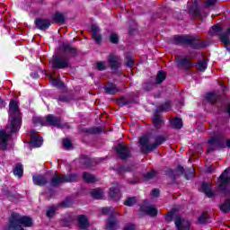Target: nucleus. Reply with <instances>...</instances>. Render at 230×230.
<instances>
[{
  "instance_id": "nucleus-18",
  "label": "nucleus",
  "mask_w": 230,
  "mask_h": 230,
  "mask_svg": "<svg viewBox=\"0 0 230 230\" xmlns=\"http://www.w3.org/2000/svg\"><path fill=\"white\" fill-rule=\"evenodd\" d=\"M93 39L97 44L102 42V35H100V28L96 25H92Z\"/></svg>"
},
{
  "instance_id": "nucleus-54",
  "label": "nucleus",
  "mask_w": 230,
  "mask_h": 230,
  "mask_svg": "<svg viewBox=\"0 0 230 230\" xmlns=\"http://www.w3.org/2000/svg\"><path fill=\"white\" fill-rule=\"evenodd\" d=\"M195 170L191 169L190 170V177H194Z\"/></svg>"
},
{
  "instance_id": "nucleus-1",
  "label": "nucleus",
  "mask_w": 230,
  "mask_h": 230,
  "mask_svg": "<svg viewBox=\"0 0 230 230\" xmlns=\"http://www.w3.org/2000/svg\"><path fill=\"white\" fill-rule=\"evenodd\" d=\"M9 118L10 124L5 128V129L0 130V148L2 150H6L8 146V139L10 136L17 132L21 128L22 123V116L19 111V105L15 101H11L9 104Z\"/></svg>"
},
{
  "instance_id": "nucleus-12",
  "label": "nucleus",
  "mask_w": 230,
  "mask_h": 230,
  "mask_svg": "<svg viewBox=\"0 0 230 230\" xmlns=\"http://www.w3.org/2000/svg\"><path fill=\"white\" fill-rule=\"evenodd\" d=\"M115 149L120 159H127L128 157H130V151H128V148H127L125 145L119 144Z\"/></svg>"
},
{
  "instance_id": "nucleus-44",
  "label": "nucleus",
  "mask_w": 230,
  "mask_h": 230,
  "mask_svg": "<svg viewBox=\"0 0 230 230\" xmlns=\"http://www.w3.org/2000/svg\"><path fill=\"white\" fill-rule=\"evenodd\" d=\"M63 146H65L66 148L69 149L71 148V140L66 138L63 140Z\"/></svg>"
},
{
  "instance_id": "nucleus-20",
  "label": "nucleus",
  "mask_w": 230,
  "mask_h": 230,
  "mask_svg": "<svg viewBox=\"0 0 230 230\" xmlns=\"http://www.w3.org/2000/svg\"><path fill=\"white\" fill-rule=\"evenodd\" d=\"M32 181L36 186H44L48 182V180L43 175L33 176Z\"/></svg>"
},
{
  "instance_id": "nucleus-53",
  "label": "nucleus",
  "mask_w": 230,
  "mask_h": 230,
  "mask_svg": "<svg viewBox=\"0 0 230 230\" xmlns=\"http://www.w3.org/2000/svg\"><path fill=\"white\" fill-rule=\"evenodd\" d=\"M178 172H180V173H182L184 172V168L179 166L178 167Z\"/></svg>"
},
{
  "instance_id": "nucleus-25",
  "label": "nucleus",
  "mask_w": 230,
  "mask_h": 230,
  "mask_svg": "<svg viewBox=\"0 0 230 230\" xmlns=\"http://www.w3.org/2000/svg\"><path fill=\"white\" fill-rule=\"evenodd\" d=\"M153 123L155 127V128H161L163 127V119H161V116L159 114L155 113L153 118Z\"/></svg>"
},
{
  "instance_id": "nucleus-31",
  "label": "nucleus",
  "mask_w": 230,
  "mask_h": 230,
  "mask_svg": "<svg viewBox=\"0 0 230 230\" xmlns=\"http://www.w3.org/2000/svg\"><path fill=\"white\" fill-rule=\"evenodd\" d=\"M196 67L198 71H206V69H208V61L207 60L199 61L196 66Z\"/></svg>"
},
{
  "instance_id": "nucleus-17",
  "label": "nucleus",
  "mask_w": 230,
  "mask_h": 230,
  "mask_svg": "<svg viewBox=\"0 0 230 230\" xmlns=\"http://www.w3.org/2000/svg\"><path fill=\"white\" fill-rule=\"evenodd\" d=\"M176 62H178V65L183 69H190V67L193 66V63H191V60L190 59V58H184L181 59H179V58H177Z\"/></svg>"
},
{
  "instance_id": "nucleus-9",
  "label": "nucleus",
  "mask_w": 230,
  "mask_h": 230,
  "mask_svg": "<svg viewBox=\"0 0 230 230\" xmlns=\"http://www.w3.org/2000/svg\"><path fill=\"white\" fill-rule=\"evenodd\" d=\"M173 44H193L195 42V39L191 36H174L172 40Z\"/></svg>"
},
{
  "instance_id": "nucleus-47",
  "label": "nucleus",
  "mask_w": 230,
  "mask_h": 230,
  "mask_svg": "<svg viewBox=\"0 0 230 230\" xmlns=\"http://www.w3.org/2000/svg\"><path fill=\"white\" fill-rule=\"evenodd\" d=\"M123 230H137L136 226L134 225H127Z\"/></svg>"
},
{
  "instance_id": "nucleus-3",
  "label": "nucleus",
  "mask_w": 230,
  "mask_h": 230,
  "mask_svg": "<svg viewBox=\"0 0 230 230\" xmlns=\"http://www.w3.org/2000/svg\"><path fill=\"white\" fill-rule=\"evenodd\" d=\"M164 141L165 139L164 137H158L155 142L153 138L148 137H142L139 138L141 150L144 153L152 152V150L157 148V146L162 145V143H164Z\"/></svg>"
},
{
  "instance_id": "nucleus-37",
  "label": "nucleus",
  "mask_w": 230,
  "mask_h": 230,
  "mask_svg": "<svg viewBox=\"0 0 230 230\" xmlns=\"http://www.w3.org/2000/svg\"><path fill=\"white\" fill-rule=\"evenodd\" d=\"M125 206H136V204H137V200L136 199V198H128L125 202H124Z\"/></svg>"
},
{
  "instance_id": "nucleus-16",
  "label": "nucleus",
  "mask_w": 230,
  "mask_h": 230,
  "mask_svg": "<svg viewBox=\"0 0 230 230\" xmlns=\"http://www.w3.org/2000/svg\"><path fill=\"white\" fill-rule=\"evenodd\" d=\"M78 226L80 229L87 230L89 229V218L87 217L81 215L77 218Z\"/></svg>"
},
{
  "instance_id": "nucleus-24",
  "label": "nucleus",
  "mask_w": 230,
  "mask_h": 230,
  "mask_svg": "<svg viewBox=\"0 0 230 230\" xmlns=\"http://www.w3.org/2000/svg\"><path fill=\"white\" fill-rule=\"evenodd\" d=\"M105 92L107 94H116L118 93V88L114 84H108L104 86Z\"/></svg>"
},
{
  "instance_id": "nucleus-52",
  "label": "nucleus",
  "mask_w": 230,
  "mask_h": 230,
  "mask_svg": "<svg viewBox=\"0 0 230 230\" xmlns=\"http://www.w3.org/2000/svg\"><path fill=\"white\" fill-rule=\"evenodd\" d=\"M31 76L32 78H39V75L33 74V73L31 74Z\"/></svg>"
},
{
  "instance_id": "nucleus-4",
  "label": "nucleus",
  "mask_w": 230,
  "mask_h": 230,
  "mask_svg": "<svg viewBox=\"0 0 230 230\" xmlns=\"http://www.w3.org/2000/svg\"><path fill=\"white\" fill-rule=\"evenodd\" d=\"M109 66L112 71H116V69L121 66V63H119V58L114 54H111L108 57V61H99L96 63V67L99 71H105Z\"/></svg>"
},
{
  "instance_id": "nucleus-39",
  "label": "nucleus",
  "mask_w": 230,
  "mask_h": 230,
  "mask_svg": "<svg viewBox=\"0 0 230 230\" xmlns=\"http://www.w3.org/2000/svg\"><path fill=\"white\" fill-rule=\"evenodd\" d=\"M50 84L54 87H62V83L60 82V80L55 79V78H53L51 76H50Z\"/></svg>"
},
{
  "instance_id": "nucleus-21",
  "label": "nucleus",
  "mask_w": 230,
  "mask_h": 230,
  "mask_svg": "<svg viewBox=\"0 0 230 230\" xmlns=\"http://www.w3.org/2000/svg\"><path fill=\"white\" fill-rule=\"evenodd\" d=\"M83 181H84V182L93 183L98 182V178L89 172H83Z\"/></svg>"
},
{
  "instance_id": "nucleus-22",
  "label": "nucleus",
  "mask_w": 230,
  "mask_h": 230,
  "mask_svg": "<svg viewBox=\"0 0 230 230\" xmlns=\"http://www.w3.org/2000/svg\"><path fill=\"white\" fill-rule=\"evenodd\" d=\"M118 227H119V225L118 224V221L116 218H110L108 219L107 225H106V229L108 230H117Z\"/></svg>"
},
{
  "instance_id": "nucleus-35",
  "label": "nucleus",
  "mask_w": 230,
  "mask_h": 230,
  "mask_svg": "<svg viewBox=\"0 0 230 230\" xmlns=\"http://www.w3.org/2000/svg\"><path fill=\"white\" fill-rule=\"evenodd\" d=\"M13 173L19 178L22 177V173H23L22 165L17 164L16 167L14 168Z\"/></svg>"
},
{
  "instance_id": "nucleus-51",
  "label": "nucleus",
  "mask_w": 230,
  "mask_h": 230,
  "mask_svg": "<svg viewBox=\"0 0 230 230\" xmlns=\"http://www.w3.org/2000/svg\"><path fill=\"white\" fill-rule=\"evenodd\" d=\"M127 66L128 67H132L134 66V61L132 59H129L128 62H127Z\"/></svg>"
},
{
  "instance_id": "nucleus-13",
  "label": "nucleus",
  "mask_w": 230,
  "mask_h": 230,
  "mask_svg": "<svg viewBox=\"0 0 230 230\" xmlns=\"http://www.w3.org/2000/svg\"><path fill=\"white\" fill-rule=\"evenodd\" d=\"M140 213H142L143 215H148L149 217H156L157 208H155L153 205H150V206L142 205L140 207Z\"/></svg>"
},
{
  "instance_id": "nucleus-38",
  "label": "nucleus",
  "mask_w": 230,
  "mask_h": 230,
  "mask_svg": "<svg viewBox=\"0 0 230 230\" xmlns=\"http://www.w3.org/2000/svg\"><path fill=\"white\" fill-rule=\"evenodd\" d=\"M54 21L55 22H64L65 19H64V14L60 13H57L55 15H54Z\"/></svg>"
},
{
  "instance_id": "nucleus-14",
  "label": "nucleus",
  "mask_w": 230,
  "mask_h": 230,
  "mask_svg": "<svg viewBox=\"0 0 230 230\" xmlns=\"http://www.w3.org/2000/svg\"><path fill=\"white\" fill-rule=\"evenodd\" d=\"M178 230H190V221L179 217L175 221Z\"/></svg>"
},
{
  "instance_id": "nucleus-40",
  "label": "nucleus",
  "mask_w": 230,
  "mask_h": 230,
  "mask_svg": "<svg viewBox=\"0 0 230 230\" xmlns=\"http://www.w3.org/2000/svg\"><path fill=\"white\" fill-rule=\"evenodd\" d=\"M101 211H102V215H109V214L113 215L114 214V208H102L101 209Z\"/></svg>"
},
{
  "instance_id": "nucleus-43",
  "label": "nucleus",
  "mask_w": 230,
  "mask_h": 230,
  "mask_svg": "<svg viewBox=\"0 0 230 230\" xmlns=\"http://www.w3.org/2000/svg\"><path fill=\"white\" fill-rule=\"evenodd\" d=\"M33 122L36 123V125L39 124V125H41L42 127H44V125H46V123H44V121L42 120V118H40V117H35L33 119Z\"/></svg>"
},
{
  "instance_id": "nucleus-57",
  "label": "nucleus",
  "mask_w": 230,
  "mask_h": 230,
  "mask_svg": "<svg viewBox=\"0 0 230 230\" xmlns=\"http://www.w3.org/2000/svg\"><path fill=\"white\" fill-rule=\"evenodd\" d=\"M185 177H186V179H190V178L188 177V175H185Z\"/></svg>"
},
{
  "instance_id": "nucleus-28",
  "label": "nucleus",
  "mask_w": 230,
  "mask_h": 230,
  "mask_svg": "<svg viewBox=\"0 0 230 230\" xmlns=\"http://www.w3.org/2000/svg\"><path fill=\"white\" fill-rule=\"evenodd\" d=\"M171 127L172 128H182V119L176 118L171 120Z\"/></svg>"
},
{
  "instance_id": "nucleus-45",
  "label": "nucleus",
  "mask_w": 230,
  "mask_h": 230,
  "mask_svg": "<svg viewBox=\"0 0 230 230\" xmlns=\"http://www.w3.org/2000/svg\"><path fill=\"white\" fill-rule=\"evenodd\" d=\"M145 91H152L154 89V84L152 83H147L144 85Z\"/></svg>"
},
{
  "instance_id": "nucleus-29",
  "label": "nucleus",
  "mask_w": 230,
  "mask_h": 230,
  "mask_svg": "<svg viewBox=\"0 0 230 230\" xmlns=\"http://www.w3.org/2000/svg\"><path fill=\"white\" fill-rule=\"evenodd\" d=\"M217 93H208L205 96V100H207L208 103H215V102H217Z\"/></svg>"
},
{
  "instance_id": "nucleus-27",
  "label": "nucleus",
  "mask_w": 230,
  "mask_h": 230,
  "mask_svg": "<svg viewBox=\"0 0 230 230\" xmlns=\"http://www.w3.org/2000/svg\"><path fill=\"white\" fill-rule=\"evenodd\" d=\"M190 13L194 15V17H200V10L198 7L197 0L194 2V4L190 9Z\"/></svg>"
},
{
  "instance_id": "nucleus-49",
  "label": "nucleus",
  "mask_w": 230,
  "mask_h": 230,
  "mask_svg": "<svg viewBox=\"0 0 230 230\" xmlns=\"http://www.w3.org/2000/svg\"><path fill=\"white\" fill-rule=\"evenodd\" d=\"M152 197H159V190L154 189L151 192Z\"/></svg>"
},
{
  "instance_id": "nucleus-8",
  "label": "nucleus",
  "mask_w": 230,
  "mask_h": 230,
  "mask_svg": "<svg viewBox=\"0 0 230 230\" xmlns=\"http://www.w3.org/2000/svg\"><path fill=\"white\" fill-rule=\"evenodd\" d=\"M46 121L54 127H58V128H66V127H69L67 124H62V119L53 115H48L46 117Z\"/></svg>"
},
{
  "instance_id": "nucleus-32",
  "label": "nucleus",
  "mask_w": 230,
  "mask_h": 230,
  "mask_svg": "<svg viewBox=\"0 0 230 230\" xmlns=\"http://www.w3.org/2000/svg\"><path fill=\"white\" fill-rule=\"evenodd\" d=\"M164 80H166V73L159 71L156 75V84H162Z\"/></svg>"
},
{
  "instance_id": "nucleus-6",
  "label": "nucleus",
  "mask_w": 230,
  "mask_h": 230,
  "mask_svg": "<svg viewBox=\"0 0 230 230\" xmlns=\"http://www.w3.org/2000/svg\"><path fill=\"white\" fill-rule=\"evenodd\" d=\"M208 148L207 150L208 154L213 152V150H219V148H224V140L218 137H213L208 140Z\"/></svg>"
},
{
  "instance_id": "nucleus-19",
  "label": "nucleus",
  "mask_w": 230,
  "mask_h": 230,
  "mask_svg": "<svg viewBox=\"0 0 230 230\" xmlns=\"http://www.w3.org/2000/svg\"><path fill=\"white\" fill-rule=\"evenodd\" d=\"M31 145L34 147V148H39L40 146H42V137L40 136H37V135H32L31 137Z\"/></svg>"
},
{
  "instance_id": "nucleus-11",
  "label": "nucleus",
  "mask_w": 230,
  "mask_h": 230,
  "mask_svg": "<svg viewBox=\"0 0 230 230\" xmlns=\"http://www.w3.org/2000/svg\"><path fill=\"white\" fill-rule=\"evenodd\" d=\"M229 172L230 168L224 171V172L219 177V189L226 190V186L229 184L230 178H229Z\"/></svg>"
},
{
  "instance_id": "nucleus-50",
  "label": "nucleus",
  "mask_w": 230,
  "mask_h": 230,
  "mask_svg": "<svg viewBox=\"0 0 230 230\" xmlns=\"http://www.w3.org/2000/svg\"><path fill=\"white\" fill-rule=\"evenodd\" d=\"M215 3H217V0H206V4L208 6H213V4H215Z\"/></svg>"
},
{
  "instance_id": "nucleus-46",
  "label": "nucleus",
  "mask_w": 230,
  "mask_h": 230,
  "mask_svg": "<svg viewBox=\"0 0 230 230\" xmlns=\"http://www.w3.org/2000/svg\"><path fill=\"white\" fill-rule=\"evenodd\" d=\"M66 51H68L69 53H72V55H75L76 53V49L75 48L68 46L66 48Z\"/></svg>"
},
{
  "instance_id": "nucleus-56",
  "label": "nucleus",
  "mask_w": 230,
  "mask_h": 230,
  "mask_svg": "<svg viewBox=\"0 0 230 230\" xmlns=\"http://www.w3.org/2000/svg\"><path fill=\"white\" fill-rule=\"evenodd\" d=\"M0 103H1L2 107H4V102H3L2 99H0Z\"/></svg>"
},
{
  "instance_id": "nucleus-55",
  "label": "nucleus",
  "mask_w": 230,
  "mask_h": 230,
  "mask_svg": "<svg viewBox=\"0 0 230 230\" xmlns=\"http://www.w3.org/2000/svg\"><path fill=\"white\" fill-rule=\"evenodd\" d=\"M226 146H228V148H230V139L226 141Z\"/></svg>"
},
{
  "instance_id": "nucleus-2",
  "label": "nucleus",
  "mask_w": 230,
  "mask_h": 230,
  "mask_svg": "<svg viewBox=\"0 0 230 230\" xmlns=\"http://www.w3.org/2000/svg\"><path fill=\"white\" fill-rule=\"evenodd\" d=\"M33 220L30 217L21 216L19 214H12L9 227L13 230H23V227H31Z\"/></svg>"
},
{
  "instance_id": "nucleus-41",
  "label": "nucleus",
  "mask_w": 230,
  "mask_h": 230,
  "mask_svg": "<svg viewBox=\"0 0 230 230\" xmlns=\"http://www.w3.org/2000/svg\"><path fill=\"white\" fill-rule=\"evenodd\" d=\"M110 40L112 44H118V41L119 40V37L116 33H112L110 36Z\"/></svg>"
},
{
  "instance_id": "nucleus-23",
  "label": "nucleus",
  "mask_w": 230,
  "mask_h": 230,
  "mask_svg": "<svg viewBox=\"0 0 230 230\" xmlns=\"http://www.w3.org/2000/svg\"><path fill=\"white\" fill-rule=\"evenodd\" d=\"M201 191H204L205 195H207L208 198H211L215 195L213 190H211V188H209V184L208 183L201 184Z\"/></svg>"
},
{
  "instance_id": "nucleus-33",
  "label": "nucleus",
  "mask_w": 230,
  "mask_h": 230,
  "mask_svg": "<svg viewBox=\"0 0 230 230\" xmlns=\"http://www.w3.org/2000/svg\"><path fill=\"white\" fill-rule=\"evenodd\" d=\"M198 222L199 224H208V215L206 212H203L200 217L198 218Z\"/></svg>"
},
{
  "instance_id": "nucleus-48",
  "label": "nucleus",
  "mask_w": 230,
  "mask_h": 230,
  "mask_svg": "<svg viewBox=\"0 0 230 230\" xmlns=\"http://www.w3.org/2000/svg\"><path fill=\"white\" fill-rule=\"evenodd\" d=\"M172 107V104L170 102H165L162 108V111H168Z\"/></svg>"
},
{
  "instance_id": "nucleus-7",
  "label": "nucleus",
  "mask_w": 230,
  "mask_h": 230,
  "mask_svg": "<svg viewBox=\"0 0 230 230\" xmlns=\"http://www.w3.org/2000/svg\"><path fill=\"white\" fill-rule=\"evenodd\" d=\"M52 64L56 69H65L69 67V59L64 56L55 57L52 59Z\"/></svg>"
},
{
  "instance_id": "nucleus-42",
  "label": "nucleus",
  "mask_w": 230,
  "mask_h": 230,
  "mask_svg": "<svg viewBox=\"0 0 230 230\" xmlns=\"http://www.w3.org/2000/svg\"><path fill=\"white\" fill-rule=\"evenodd\" d=\"M154 177H155V171H151L149 172H147L146 174L144 175V179L146 181H148L150 179H154Z\"/></svg>"
},
{
  "instance_id": "nucleus-5",
  "label": "nucleus",
  "mask_w": 230,
  "mask_h": 230,
  "mask_svg": "<svg viewBox=\"0 0 230 230\" xmlns=\"http://www.w3.org/2000/svg\"><path fill=\"white\" fill-rule=\"evenodd\" d=\"M78 175L76 174H70V175H65L63 177H60L58 174H55L52 177L51 180V186H58V184H62V182H75V181H77Z\"/></svg>"
},
{
  "instance_id": "nucleus-30",
  "label": "nucleus",
  "mask_w": 230,
  "mask_h": 230,
  "mask_svg": "<svg viewBox=\"0 0 230 230\" xmlns=\"http://www.w3.org/2000/svg\"><path fill=\"white\" fill-rule=\"evenodd\" d=\"M220 209L223 213H229L230 211V201L226 199L221 206Z\"/></svg>"
},
{
  "instance_id": "nucleus-26",
  "label": "nucleus",
  "mask_w": 230,
  "mask_h": 230,
  "mask_svg": "<svg viewBox=\"0 0 230 230\" xmlns=\"http://www.w3.org/2000/svg\"><path fill=\"white\" fill-rule=\"evenodd\" d=\"M91 196L93 199H103V190L102 189H93L91 190Z\"/></svg>"
},
{
  "instance_id": "nucleus-34",
  "label": "nucleus",
  "mask_w": 230,
  "mask_h": 230,
  "mask_svg": "<svg viewBox=\"0 0 230 230\" xmlns=\"http://www.w3.org/2000/svg\"><path fill=\"white\" fill-rule=\"evenodd\" d=\"M220 31H222V26H220V25H214L210 29L209 34L210 35H217V33H220Z\"/></svg>"
},
{
  "instance_id": "nucleus-10",
  "label": "nucleus",
  "mask_w": 230,
  "mask_h": 230,
  "mask_svg": "<svg viewBox=\"0 0 230 230\" xmlns=\"http://www.w3.org/2000/svg\"><path fill=\"white\" fill-rule=\"evenodd\" d=\"M109 195L111 199H113V200H119V199H121V192L119 190V184L118 182L112 183L111 187L110 188Z\"/></svg>"
},
{
  "instance_id": "nucleus-36",
  "label": "nucleus",
  "mask_w": 230,
  "mask_h": 230,
  "mask_svg": "<svg viewBox=\"0 0 230 230\" xmlns=\"http://www.w3.org/2000/svg\"><path fill=\"white\" fill-rule=\"evenodd\" d=\"M57 212V208L55 207H49L47 209V217L48 218H52V217L55 216V213Z\"/></svg>"
},
{
  "instance_id": "nucleus-15",
  "label": "nucleus",
  "mask_w": 230,
  "mask_h": 230,
  "mask_svg": "<svg viewBox=\"0 0 230 230\" xmlns=\"http://www.w3.org/2000/svg\"><path fill=\"white\" fill-rule=\"evenodd\" d=\"M35 24L38 30H48L51 26V22L49 20L36 19Z\"/></svg>"
}]
</instances>
